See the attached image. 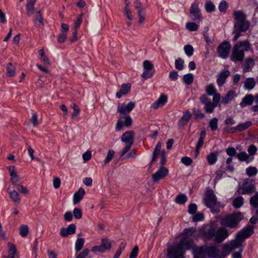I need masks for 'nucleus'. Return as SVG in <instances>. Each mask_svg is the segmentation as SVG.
<instances>
[{
    "mask_svg": "<svg viewBox=\"0 0 258 258\" xmlns=\"http://www.w3.org/2000/svg\"><path fill=\"white\" fill-rule=\"evenodd\" d=\"M179 244L185 249H189L192 247L193 240L191 238L188 237H183L179 242Z\"/></svg>",
    "mask_w": 258,
    "mask_h": 258,
    "instance_id": "nucleus-22",
    "label": "nucleus"
},
{
    "mask_svg": "<svg viewBox=\"0 0 258 258\" xmlns=\"http://www.w3.org/2000/svg\"><path fill=\"white\" fill-rule=\"evenodd\" d=\"M250 48V44L248 40L235 44L232 48L231 60L234 62L242 61L244 57V52L248 51Z\"/></svg>",
    "mask_w": 258,
    "mask_h": 258,
    "instance_id": "nucleus-2",
    "label": "nucleus"
},
{
    "mask_svg": "<svg viewBox=\"0 0 258 258\" xmlns=\"http://www.w3.org/2000/svg\"><path fill=\"white\" fill-rule=\"evenodd\" d=\"M205 251L207 254L211 257L213 258H224L223 250L220 253L219 249L215 246H209L205 248Z\"/></svg>",
    "mask_w": 258,
    "mask_h": 258,
    "instance_id": "nucleus-15",
    "label": "nucleus"
},
{
    "mask_svg": "<svg viewBox=\"0 0 258 258\" xmlns=\"http://www.w3.org/2000/svg\"><path fill=\"white\" fill-rule=\"evenodd\" d=\"M254 232L253 226H247L243 228L236 234L237 238L241 239L244 242L245 238L249 237Z\"/></svg>",
    "mask_w": 258,
    "mask_h": 258,
    "instance_id": "nucleus-13",
    "label": "nucleus"
},
{
    "mask_svg": "<svg viewBox=\"0 0 258 258\" xmlns=\"http://www.w3.org/2000/svg\"><path fill=\"white\" fill-rule=\"evenodd\" d=\"M183 60L180 57H178L177 59L175 60V67L176 69L178 70H182L183 69Z\"/></svg>",
    "mask_w": 258,
    "mask_h": 258,
    "instance_id": "nucleus-46",
    "label": "nucleus"
},
{
    "mask_svg": "<svg viewBox=\"0 0 258 258\" xmlns=\"http://www.w3.org/2000/svg\"><path fill=\"white\" fill-rule=\"evenodd\" d=\"M137 15L138 17L139 18V23L142 24L143 23L145 20V16H146V13L145 10L143 11H137Z\"/></svg>",
    "mask_w": 258,
    "mask_h": 258,
    "instance_id": "nucleus-50",
    "label": "nucleus"
},
{
    "mask_svg": "<svg viewBox=\"0 0 258 258\" xmlns=\"http://www.w3.org/2000/svg\"><path fill=\"white\" fill-rule=\"evenodd\" d=\"M85 194V190L80 188L79 190L76 191L73 196V203L74 205H76L79 203L80 201L83 198Z\"/></svg>",
    "mask_w": 258,
    "mask_h": 258,
    "instance_id": "nucleus-25",
    "label": "nucleus"
},
{
    "mask_svg": "<svg viewBox=\"0 0 258 258\" xmlns=\"http://www.w3.org/2000/svg\"><path fill=\"white\" fill-rule=\"evenodd\" d=\"M76 227L74 224L69 225L67 228H62L60 229V235L63 237H67L69 235L75 233Z\"/></svg>",
    "mask_w": 258,
    "mask_h": 258,
    "instance_id": "nucleus-18",
    "label": "nucleus"
},
{
    "mask_svg": "<svg viewBox=\"0 0 258 258\" xmlns=\"http://www.w3.org/2000/svg\"><path fill=\"white\" fill-rule=\"evenodd\" d=\"M114 155V152L112 150H109L107 154V156L105 159L104 161V164L105 165L108 163L113 158Z\"/></svg>",
    "mask_w": 258,
    "mask_h": 258,
    "instance_id": "nucleus-48",
    "label": "nucleus"
},
{
    "mask_svg": "<svg viewBox=\"0 0 258 258\" xmlns=\"http://www.w3.org/2000/svg\"><path fill=\"white\" fill-rule=\"evenodd\" d=\"M231 45L228 41H225L220 44L217 49L219 56L223 58H226L230 52Z\"/></svg>",
    "mask_w": 258,
    "mask_h": 258,
    "instance_id": "nucleus-11",
    "label": "nucleus"
},
{
    "mask_svg": "<svg viewBox=\"0 0 258 258\" xmlns=\"http://www.w3.org/2000/svg\"><path fill=\"white\" fill-rule=\"evenodd\" d=\"M191 116V113L188 110L184 112L183 115L178 121V126L180 127H183L186 125L190 119Z\"/></svg>",
    "mask_w": 258,
    "mask_h": 258,
    "instance_id": "nucleus-20",
    "label": "nucleus"
},
{
    "mask_svg": "<svg viewBox=\"0 0 258 258\" xmlns=\"http://www.w3.org/2000/svg\"><path fill=\"white\" fill-rule=\"evenodd\" d=\"M236 157L241 161H245L247 163H249L253 160V158H250L249 156L244 151L241 152L236 155Z\"/></svg>",
    "mask_w": 258,
    "mask_h": 258,
    "instance_id": "nucleus-28",
    "label": "nucleus"
},
{
    "mask_svg": "<svg viewBox=\"0 0 258 258\" xmlns=\"http://www.w3.org/2000/svg\"><path fill=\"white\" fill-rule=\"evenodd\" d=\"M135 103L132 101L128 102L126 105L124 103L118 104L117 106V111L119 113L118 117L119 119H123L124 115H128V113L134 109Z\"/></svg>",
    "mask_w": 258,
    "mask_h": 258,
    "instance_id": "nucleus-7",
    "label": "nucleus"
},
{
    "mask_svg": "<svg viewBox=\"0 0 258 258\" xmlns=\"http://www.w3.org/2000/svg\"><path fill=\"white\" fill-rule=\"evenodd\" d=\"M89 252V250L88 249H85L77 255L76 258H86L88 255Z\"/></svg>",
    "mask_w": 258,
    "mask_h": 258,
    "instance_id": "nucleus-64",
    "label": "nucleus"
},
{
    "mask_svg": "<svg viewBox=\"0 0 258 258\" xmlns=\"http://www.w3.org/2000/svg\"><path fill=\"white\" fill-rule=\"evenodd\" d=\"M247 151L249 153L248 155L249 156H253L254 154H255V153L257 151V148L254 145H251L248 147Z\"/></svg>",
    "mask_w": 258,
    "mask_h": 258,
    "instance_id": "nucleus-60",
    "label": "nucleus"
},
{
    "mask_svg": "<svg viewBox=\"0 0 258 258\" xmlns=\"http://www.w3.org/2000/svg\"><path fill=\"white\" fill-rule=\"evenodd\" d=\"M184 253L185 250L178 243L173 250H168V256L169 258H184Z\"/></svg>",
    "mask_w": 258,
    "mask_h": 258,
    "instance_id": "nucleus-9",
    "label": "nucleus"
},
{
    "mask_svg": "<svg viewBox=\"0 0 258 258\" xmlns=\"http://www.w3.org/2000/svg\"><path fill=\"white\" fill-rule=\"evenodd\" d=\"M243 202L244 199L243 197L241 196H239L235 198L233 200L232 205L234 208L238 209L241 207L243 205Z\"/></svg>",
    "mask_w": 258,
    "mask_h": 258,
    "instance_id": "nucleus-33",
    "label": "nucleus"
},
{
    "mask_svg": "<svg viewBox=\"0 0 258 258\" xmlns=\"http://www.w3.org/2000/svg\"><path fill=\"white\" fill-rule=\"evenodd\" d=\"M123 118L124 119V125L128 127L132 125L133 120L130 115H124Z\"/></svg>",
    "mask_w": 258,
    "mask_h": 258,
    "instance_id": "nucleus-57",
    "label": "nucleus"
},
{
    "mask_svg": "<svg viewBox=\"0 0 258 258\" xmlns=\"http://www.w3.org/2000/svg\"><path fill=\"white\" fill-rule=\"evenodd\" d=\"M135 132L133 131H130L125 132L121 136V140L125 144L133 145L134 141Z\"/></svg>",
    "mask_w": 258,
    "mask_h": 258,
    "instance_id": "nucleus-17",
    "label": "nucleus"
},
{
    "mask_svg": "<svg viewBox=\"0 0 258 258\" xmlns=\"http://www.w3.org/2000/svg\"><path fill=\"white\" fill-rule=\"evenodd\" d=\"M28 233V227L26 225H22L20 227V234L22 237H25Z\"/></svg>",
    "mask_w": 258,
    "mask_h": 258,
    "instance_id": "nucleus-51",
    "label": "nucleus"
},
{
    "mask_svg": "<svg viewBox=\"0 0 258 258\" xmlns=\"http://www.w3.org/2000/svg\"><path fill=\"white\" fill-rule=\"evenodd\" d=\"M257 172V169L254 167H249L246 169V174L250 177L255 175Z\"/></svg>",
    "mask_w": 258,
    "mask_h": 258,
    "instance_id": "nucleus-44",
    "label": "nucleus"
},
{
    "mask_svg": "<svg viewBox=\"0 0 258 258\" xmlns=\"http://www.w3.org/2000/svg\"><path fill=\"white\" fill-rule=\"evenodd\" d=\"M229 235L228 230L225 227H220L216 231V236L214 238V240L217 243H221Z\"/></svg>",
    "mask_w": 258,
    "mask_h": 258,
    "instance_id": "nucleus-16",
    "label": "nucleus"
},
{
    "mask_svg": "<svg viewBox=\"0 0 258 258\" xmlns=\"http://www.w3.org/2000/svg\"><path fill=\"white\" fill-rule=\"evenodd\" d=\"M195 232V229L193 227H190L187 229H185L183 230V234L185 235V237H189V236H192V235Z\"/></svg>",
    "mask_w": 258,
    "mask_h": 258,
    "instance_id": "nucleus-59",
    "label": "nucleus"
},
{
    "mask_svg": "<svg viewBox=\"0 0 258 258\" xmlns=\"http://www.w3.org/2000/svg\"><path fill=\"white\" fill-rule=\"evenodd\" d=\"M249 204L252 208L254 209L258 208V192L250 198Z\"/></svg>",
    "mask_w": 258,
    "mask_h": 258,
    "instance_id": "nucleus-37",
    "label": "nucleus"
},
{
    "mask_svg": "<svg viewBox=\"0 0 258 258\" xmlns=\"http://www.w3.org/2000/svg\"><path fill=\"white\" fill-rule=\"evenodd\" d=\"M216 231L215 228H211L209 229L206 233V236L209 238H215L216 236Z\"/></svg>",
    "mask_w": 258,
    "mask_h": 258,
    "instance_id": "nucleus-52",
    "label": "nucleus"
},
{
    "mask_svg": "<svg viewBox=\"0 0 258 258\" xmlns=\"http://www.w3.org/2000/svg\"><path fill=\"white\" fill-rule=\"evenodd\" d=\"M193 114L196 116V119H199L200 118H203L205 117V115L204 113H202L201 111L199 109H193Z\"/></svg>",
    "mask_w": 258,
    "mask_h": 258,
    "instance_id": "nucleus-53",
    "label": "nucleus"
},
{
    "mask_svg": "<svg viewBox=\"0 0 258 258\" xmlns=\"http://www.w3.org/2000/svg\"><path fill=\"white\" fill-rule=\"evenodd\" d=\"M255 191V181L249 178L244 180L241 186L237 190L239 194L251 195Z\"/></svg>",
    "mask_w": 258,
    "mask_h": 258,
    "instance_id": "nucleus-6",
    "label": "nucleus"
},
{
    "mask_svg": "<svg viewBox=\"0 0 258 258\" xmlns=\"http://www.w3.org/2000/svg\"><path fill=\"white\" fill-rule=\"evenodd\" d=\"M228 8V4L225 1H222L219 5L220 12L225 13Z\"/></svg>",
    "mask_w": 258,
    "mask_h": 258,
    "instance_id": "nucleus-54",
    "label": "nucleus"
},
{
    "mask_svg": "<svg viewBox=\"0 0 258 258\" xmlns=\"http://www.w3.org/2000/svg\"><path fill=\"white\" fill-rule=\"evenodd\" d=\"M183 81L187 85H190L194 81V76L191 74H187L183 76Z\"/></svg>",
    "mask_w": 258,
    "mask_h": 258,
    "instance_id": "nucleus-45",
    "label": "nucleus"
},
{
    "mask_svg": "<svg viewBox=\"0 0 258 258\" xmlns=\"http://www.w3.org/2000/svg\"><path fill=\"white\" fill-rule=\"evenodd\" d=\"M187 198L186 195L180 194L176 196L175 201L179 205H183L187 201Z\"/></svg>",
    "mask_w": 258,
    "mask_h": 258,
    "instance_id": "nucleus-36",
    "label": "nucleus"
},
{
    "mask_svg": "<svg viewBox=\"0 0 258 258\" xmlns=\"http://www.w3.org/2000/svg\"><path fill=\"white\" fill-rule=\"evenodd\" d=\"M184 50L188 56H190L193 54L194 49L191 45L188 44L184 46Z\"/></svg>",
    "mask_w": 258,
    "mask_h": 258,
    "instance_id": "nucleus-49",
    "label": "nucleus"
},
{
    "mask_svg": "<svg viewBox=\"0 0 258 258\" xmlns=\"http://www.w3.org/2000/svg\"><path fill=\"white\" fill-rule=\"evenodd\" d=\"M206 11L208 13H212L215 11V7L211 1H208L205 4Z\"/></svg>",
    "mask_w": 258,
    "mask_h": 258,
    "instance_id": "nucleus-40",
    "label": "nucleus"
},
{
    "mask_svg": "<svg viewBox=\"0 0 258 258\" xmlns=\"http://www.w3.org/2000/svg\"><path fill=\"white\" fill-rule=\"evenodd\" d=\"M243 240L236 237L235 239L230 240L223 244L222 248L224 256L227 255L230 252L236 249L240 250L241 248H243Z\"/></svg>",
    "mask_w": 258,
    "mask_h": 258,
    "instance_id": "nucleus-5",
    "label": "nucleus"
},
{
    "mask_svg": "<svg viewBox=\"0 0 258 258\" xmlns=\"http://www.w3.org/2000/svg\"><path fill=\"white\" fill-rule=\"evenodd\" d=\"M254 98L251 94H247L242 99L239 105L243 108L246 106L251 105L253 102Z\"/></svg>",
    "mask_w": 258,
    "mask_h": 258,
    "instance_id": "nucleus-26",
    "label": "nucleus"
},
{
    "mask_svg": "<svg viewBox=\"0 0 258 258\" xmlns=\"http://www.w3.org/2000/svg\"><path fill=\"white\" fill-rule=\"evenodd\" d=\"M233 15L236 21L234 24L233 33L235 34V36L233 41H236L241 35V33L246 32L249 29L250 23L246 20L247 16L242 11H234Z\"/></svg>",
    "mask_w": 258,
    "mask_h": 258,
    "instance_id": "nucleus-1",
    "label": "nucleus"
},
{
    "mask_svg": "<svg viewBox=\"0 0 258 258\" xmlns=\"http://www.w3.org/2000/svg\"><path fill=\"white\" fill-rule=\"evenodd\" d=\"M254 65V60L251 58H248L246 59L245 64L244 67V72H248L249 70L251 69Z\"/></svg>",
    "mask_w": 258,
    "mask_h": 258,
    "instance_id": "nucleus-35",
    "label": "nucleus"
},
{
    "mask_svg": "<svg viewBox=\"0 0 258 258\" xmlns=\"http://www.w3.org/2000/svg\"><path fill=\"white\" fill-rule=\"evenodd\" d=\"M208 163L210 165H214L218 160V154L216 152H211L207 156Z\"/></svg>",
    "mask_w": 258,
    "mask_h": 258,
    "instance_id": "nucleus-31",
    "label": "nucleus"
},
{
    "mask_svg": "<svg viewBox=\"0 0 258 258\" xmlns=\"http://www.w3.org/2000/svg\"><path fill=\"white\" fill-rule=\"evenodd\" d=\"M111 247V243L109 240L104 238L101 239V244L98 246H95L92 248L93 252H104L106 250H109Z\"/></svg>",
    "mask_w": 258,
    "mask_h": 258,
    "instance_id": "nucleus-12",
    "label": "nucleus"
},
{
    "mask_svg": "<svg viewBox=\"0 0 258 258\" xmlns=\"http://www.w3.org/2000/svg\"><path fill=\"white\" fill-rule=\"evenodd\" d=\"M218 118L214 117L212 118L209 121V126L212 131H215L218 128Z\"/></svg>",
    "mask_w": 258,
    "mask_h": 258,
    "instance_id": "nucleus-43",
    "label": "nucleus"
},
{
    "mask_svg": "<svg viewBox=\"0 0 258 258\" xmlns=\"http://www.w3.org/2000/svg\"><path fill=\"white\" fill-rule=\"evenodd\" d=\"M243 219V215L241 212L233 213L227 215L221 219V224L230 228L236 229L238 227L239 222Z\"/></svg>",
    "mask_w": 258,
    "mask_h": 258,
    "instance_id": "nucleus-3",
    "label": "nucleus"
},
{
    "mask_svg": "<svg viewBox=\"0 0 258 258\" xmlns=\"http://www.w3.org/2000/svg\"><path fill=\"white\" fill-rule=\"evenodd\" d=\"M255 85V82L253 78H248L246 79L244 83V88L246 89L250 90L252 89Z\"/></svg>",
    "mask_w": 258,
    "mask_h": 258,
    "instance_id": "nucleus-32",
    "label": "nucleus"
},
{
    "mask_svg": "<svg viewBox=\"0 0 258 258\" xmlns=\"http://www.w3.org/2000/svg\"><path fill=\"white\" fill-rule=\"evenodd\" d=\"M186 28L189 31H195L198 29L199 26L194 22H188L186 24Z\"/></svg>",
    "mask_w": 258,
    "mask_h": 258,
    "instance_id": "nucleus-47",
    "label": "nucleus"
},
{
    "mask_svg": "<svg viewBox=\"0 0 258 258\" xmlns=\"http://www.w3.org/2000/svg\"><path fill=\"white\" fill-rule=\"evenodd\" d=\"M73 108L74 109V112L72 114V118H75L78 116V115L79 114L80 109L76 104H73Z\"/></svg>",
    "mask_w": 258,
    "mask_h": 258,
    "instance_id": "nucleus-62",
    "label": "nucleus"
},
{
    "mask_svg": "<svg viewBox=\"0 0 258 258\" xmlns=\"http://www.w3.org/2000/svg\"><path fill=\"white\" fill-rule=\"evenodd\" d=\"M167 96L166 95H161L160 97L155 102H154L152 105V107L154 109H157L159 107H162L167 102Z\"/></svg>",
    "mask_w": 258,
    "mask_h": 258,
    "instance_id": "nucleus-24",
    "label": "nucleus"
},
{
    "mask_svg": "<svg viewBox=\"0 0 258 258\" xmlns=\"http://www.w3.org/2000/svg\"><path fill=\"white\" fill-rule=\"evenodd\" d=\"M251 125V121H246L244 123L239 124L237 126H236L235 127L230 128L229 130L228 131V132L232 133H235L236 131L241 132L247 129Z\"/></svg>",
    "mask_w": 258,
    "mask_h": 258,
    "instance_id": "nucleus-19",
    "label": "nucleus"
},
{
    "mask_svg": "<svg viewBox=\"0 0 258 258\" xmlns=\"http://www.w3.org/2000/svg\"><path fill=\"white\" fill-rule=\"evenodd\" d=\"M197 211V206L195 204H191L188 206V212L191 215L196 214Z\"/></svg>",
    "mask_w": 258,
    "mask_h": 258,
    "instance_id": "nucleus-61",
    "label": "nucleus"
},
{
    "mask_svg": "<svg viewBox=\"0 0 258 258\" xmlns=\"http://www.w3.org/2000/svg\"><path fill=\"white\" fill-rule=\"evenodd\" d=\"M168 174V170L165 167H161L154 174L152 175V181L154 183H158L159 180L163 179Z\"/></svg>",
    "mask_w": 258,
    "mask_h": 258,
    "instance_id": "nucleus-14",
    "label": "nucleus"
},
{
    "mask_svg": "<svg viewBox=\"0 0 258 258\" xmlns=\"http://www.w3.org/2000/svg\"><path fill=\"white\" fill-rule=\"evenodd\" d=\"M131 85L130 83L123 84L119 91L116 93V97L120 98L123 95L127 94L131 90Z\"/></svg>",
    "mask_w": 258,
    "mask_h": 258,
    "instance_id": "nucleus-21",
    "label": "nucleus"
},
{
    "mask_svg": "<svg viewBox=\"0 0 258 258\" xmlns=\"http://www.w3.org/2000/svg\"><path fill=\"white\" fill-rule=\"evenodd\" d=\"M221 99V95L219 93L213 95L212 103L217 107Z\"/></svg>",
    "mask_w": 258,
    "mask_h": 258,
    "instance_id": "nucleus-63",
    "label": "nucleus"
},
{
    "mask_svg": "<svg viewBox=\"0 0 258 258\" xmlns=\"http://www.w3.org/2000/svg\"><path fill=\"white\" fill-rule=\"evenodd\" d=\"M144 72L141 77L146 80L151 78L154 74L155 70L153 63L149 60H145L143 62Z\"/></svg>",
    "mask_w": 258,
    "mask_h": 258,
    "instance_id": "nucleus-8",
    "label": "nucleus"
},
{
    "mask_svg": "<svg viewBox=\"0 0 258 258\" xmlns=\"http://www.w3.org/2000/svg\"><path fill=\"white\" fill-rule=\"evenodd\" d=\"M190 15L191 19L194 21L200 22L202 20L201 10L198 6V3L194 2L191 5L190 8Z\"/></svg>",
    "mask_w": 258,
    "mask_h": 258,
    "instance_id": "nucleus-10",
    "label": "nucleus"
},
{
    "mask_svg": "<svg viewBox=\"0 0 258 258\" xmlns=\"http://www.w3.org/2000/svg\"><path fill=\"white\" fill-rule=\"evenodd\" d=\"M36 0H29L26 4V12L28 16L33 15L35 11L34 5Z\"/></svg>",
    "mask_w": 258,
    "mask_h": 258,
    "instance_id": "nucleus-29",
    "label": "nucleus"
},
{
    "mask_svg": "<svg viewBox=\"0 0 258 258\" xmlns=\"http://www.w3.org/2000/svg\"><path fill=\"white\" fill-rule=\"evenodd\" d=\"M8 190H9V193L11 199L16 203H19L20 201V198L18 193L14 189L10 190V188H8Z\"/></svg>",
    "mask_w": 258,
    "mask_h": 258,
    "instance_id": "nucleus-34",
    "label": "nucleus"
},
{
    "mask_svg": "<svg viewBox=\"0 0 258 258\" xmlns=\"http://www.w3.org/2000/svg\"><path fill=\"white\" fill-rule=\"evenodd\" d=\"M201 104H204V105L211 101L210 98H208L207 95L202 94L200 96L199 98Z\"/></svg>",
    "mask_w": 258,
    "mask_h": 258,
    "instance_id": "nucleus-56",
    "label": "nucleus"
},
{
    "mask_svg": "<svg viewBox=\"0 0 258 258\" xmlns=\"http://www.w3.org/2000/svg\"><path fill=\"white\" fill-rule=\"evenodd\" d=\"M73 215L76 219H81L82 217V212L81 209L75 208L73 210Z\"/></svg>",
    "mask_w": 258,
    "mask_h": 258,
    "instance_id": "nucleus-55",
    "label": "nucleus"
},
{
    "mask_svg": "<svg viewBox=\"0 0 258 258\" xmlns=\"http://www.w3.org/2000/svg\"><path fill=\"white\" fill-rule=\"evenodd\" d=\"M230 73L229 70L222 71L220 73L217 79V83L219 87L223 86L226 79L230 75Z\"/></svg>",
    "mask_w": 258,
    "mask_h": 258,
    "instance_id": "nucleus-23",
    "label": "nucleus"
},
{
    "mask_svg": "<svg viewBox=\"0 0 258 258\" xmlns=\"http://www.w3.org/2000/svg\"><path fill=\"white\" fill-rule=\"evenodd\" d=\"M85 243V240L83 238H80L77 239L75 243V250L76 252L80 251Z\"/></svg>",
    "mask_w": 258,
    "mask_h": 258,
    "instance_id": "nucleus-39",
    "label": "nucleus"
},
{
    "mask_svg": "<svg viewBox=\"0 0 258 258\" xmlns=\"http://www.w3.org/2000/svg\"><path fill=\"white\" fill-rule=\"evenodd\" d=\"M204 203L207 207L212 209L211 212L213 214L219 212L218 209H213L215 207H223L221 203L217 201L216 196L213 189H207L206 191L204 198Z\"/></svg>",
    "mask_w": 258,
    "mask_h": 258,
    "instance_id": "nucleus-4",
    "label": "nucleus"
},
{
    "mask_svg": "<svg viewBox=\"0 0 258 258\" xmlns=\"http://www.w3.org/2000/svg\"><path fill=\"white\" fill-rule=\"evenodd\" d=\"M216 107V106L211 101H210L204 105V110L208 113H212L213 112Z\"/></svg>",
    "mask_w": 258,
    "mask_h": 258,
    "instance_id": "nucleus-42",
    "label": "nucleus"
},
{
    "mask_svg": "<svg viewBox=\"0 0 258 258\" xmlns=\"http://www.w3.org/2000/svg\"><path fill=\"white\" fill-rule=\"evenodd\" d=\"M235 96V92L234 90L229 91L226 95L221 100V103L226 105L231 101Z\"/></svg>",
    "mask_w": 258,
    "mask_h": 258,
    "instance_id": "nucleus-27",
    "label": "nucleus"
},
{
    "mask_svg": "<svg viewBox=\"0 0 258 258\" xmlns=\"http://www.w3.org/2000/svg\"><path fill=\"white\" fill-rule=\"evenodd\" d=\"M8 247L9 255L7 258H16L17 250L15 245L11 242H8Z\"/></svg>",
    "mask_w": 258,
    "mask_h": 258,
    "instance_id": "nucleus-30",
    "label": "nucleus"
},
{
    "mask_svg": "<svg viewBox=\"0 0 258 258\" xmlns=\"http://www.w3.org/2000/svg\"><path fill=\"white\" fill-rule=\"evenodd\" d=\"M205 91L208 95L212 96L216 94V89L213 84H210L206 87Z\"/></svg>",
    "mask_w": 258,
    "mask_h": 258,
    "instance_id": "nucleus-41",
    "label": "nucleus"
},
{
    "mask_svg": "<svg viewBox=\"0 0 258 258\" xmlns=\"http://www.w3.org/2000/svg\"><path fill=\"white\" fill-rule=\"evenodd\" d=\"M7 75L9 77H13L15 74V67L11 63L9 62L7 65Z\"/></svg>",
    "mask_w": 258,
    "mask_h": 258,
    "instance_id": "nucleus-38",
    "label": "nucleus"
},
{
    "mask_svg": "<svg viewBox=\"0 0 258 258\" xmlns=\"http://www.w3.org/2000/svg\"><path fill=\"white\" fill-rule=\"evenodd\" d=\"M181 162L186 166H189L192 162V160L190 157L184 156L181 159Z\"/></svg>",
    "mask_w": 258,
    "mask_h": 258,
    "instance_id": "nucleus-58",
    "label": "nucleus"
}]
</instances>
